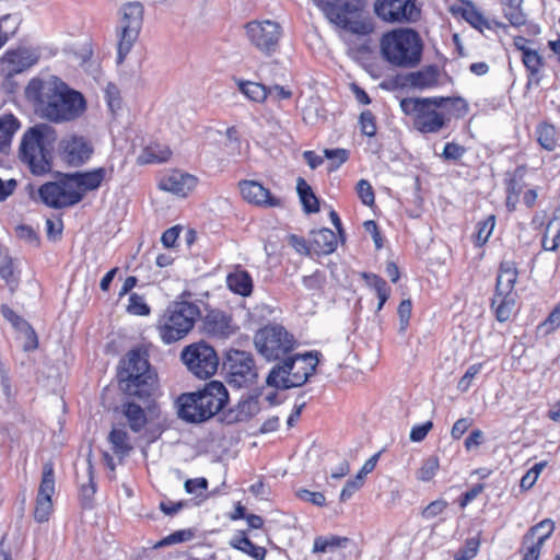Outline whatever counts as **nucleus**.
<instances>
[{"instance_id":"f257e3e1","label":"nucleus","mask_w":560,"mask_h":560,"mask_svg":"<svg viewBox=\"0 0 560 560\" xmlns=\"http://www.w3.org/2000/svg\"><path fill=\"white\" fill-rule=\"evenodd\" d=\"M24 94L35 112L50 122L74 120L86 108L83 94L70 88L57 75L31 79Z\"/></svg>"},{"instance_id":"f03ea898","label":"nucleus","mask_w":560,"mask_h":560,"mask_svg":"<svg viewBox=\"0 0 560 560\" xmlns=\"http://www.w3.org/2000/svg\"><path fill=\"white\" fill-rule=\"evenodd\" d=\"M57 139L56 129L45 122L36 124L23 133L19 160L32 175L44 176L51 172Z\"/></svg>"},{"instance_id":"7ed1b4c3","label":"nucleus","mask_w":560,"mask_h":560,"mask_svg":"<svg viewBox=\"0 0 560 560\" xmlns=\"http://www.w3.org/2000/svg\"><path fill=\"white\" fill-rule=\"evenodd\" d=\"M119 388L128 396L149 398L155 387L156 374L149 362L147 350L135 348L119 361Z\"/></svg>"},{"instance_id":"20e7f679","label":"nucleus","mask_w":560,"mask_h":560,"mask_svg":"<svg viewBox=\"0 0 560 560\" xmlns=\"http://www.w3.org/2000/svg\"><path fill=\"white\" fill-rule=\"evenodd\" d=\"M329 23L359 36L374 31L371 18L366 16L368 0H312Z\"/></svg>"},{"instance_id":"39448f33","label":"nucleus","mask_w":560,"mask_h":560,"mask_svg":"<svg viewBox=\"0 0 560 560\" xmlns=\"http://www.w3.org/2000/svg\"><path fill=\"white\" fill-rule=\"evenodd\" d=\"M383 59L393 67L416 68L422 58L423 42L412 28H397L383 34L380 42Z\"/></svg>"},{"instance_id":"423d86ee","label":"nucleus","mask_w":560,"mask_h":560,"mask_svg":"<svg viewBox=\"0 0 560 560\" xmlns=\"http://www.w3.org/2000/svg\"><path fill=\"white\" fill-rule=\"evenodd\" d=\"M319 352L287 354L269 371L266 383L276 389H290L304 385L315 373L319 362Z\"/></svg>"},{"instance_id":"0eeeda50","label":"nucleus","mask_w":560,"mask_h":560,"mask_svg":"<svg viewBox=\"0 0 560 560\" xmlns=\"http://www.w3.org/2000/svg\"><path fill=\"white\" fill-rule=\"evenodd\" d=\"M201 316L196 302H171L156 322V330L163 343L172 345L185 338Z\"/></svg>"},{"instance_id":"6e6552de","label":"nucleus","mask_w":560,"mask_h":560,"mask_svg":"<svg viewBox=\"0 0 560 560\" xmlns=\"http://www.w3.org/2000/svg\"><path fill=\"white\" fill-rule=\"evenodd\" d=\"M442 98L405 97L400 101V109L412 118L415 129L421 133H438L444 129L450 118L441 109Z\"/></svg>"},{"instance_id":"1a4fd4ad","label":"nucleus","mask_w":560,"mask_h":560,"mask_svg":"<svg viewBox=\"0 0 560 560\" xmlns=\"http://www.w3.org/2000/svg\"><path fill=\"white\" fill-rule=\"evenodd\" d=\"M518 271L515 262L504 260L499 266V272L495 283V292L491 302L494 315L498 322L509 320L514 306L515 294L513 293L517 281Z\"/></svg>"},{"instance_id":"9d476101","label":"nucleus","mask_w":560,"mask_h":560,"mask_svg":"<svg viewBox=\"0 0 560 560\" xmlns=\"http://www.w3.org/2000/svg\"><path fill=\"white\" fill-rule=\"evenodd\" d=\"M254 343L259 354L268 361H279L293 351V335L278 324H269L257 330Z\"/></svg>"},{"instance_id":"9b49d317","label":"nucleus","mask_w":560,"mask_h":560,"mask_svg":"<svg viewBox=\"0 0 560 560\" xmlns=\"http://www.w3.org/2000/svg\"><path fill=\"white\" fill-rule=\"evenodd\" d=\"M122 16L117 27V63L120 65L131 51L139 37L143 22V5L138 2H129L121 9Z\"/></svg>"},{"instance_id":"f8f14e48","label":"nucleus","mask_w":560,"mask_h":560,"mask_svg":"<svg viewBox=\"0 0 560 560\" xmlns=\"http://www.w3.org/2000/svg\"><path fill=\"white\" fill-rule=\"evenodd\" d=\"M180 358L189 372L198 378L211 377L219 366V357L214 348L203 341L185 347Z\"/></svg>"},{"instance_id":"ddd939ff","label":"nucleus","mask_w":560,"mask_h":560,"mask_svg":"<svg viewBox=\"0 0 560 560\" xmlns=\"http://www.w3.org/2000/svg\"><path fill=\"white\" fill-rule=\"evenodd\" d=\"M39 200L52 209L72 207L83 199V194L70 183L67 174L56 182H47L38 188Z\"/></svg>"},{"instance_id":"4468645a","label":"nucleus","mask_w":560,"mask_h":560,"mask_svg":"<svg viewBox=\"0 0 560 560\" xmlns=\"http://www.w3.org/2000/svg\"><path fill=\"white\" fill-rule=\"evenodd\" d=\"M223 365L228 382L234 387H247L257 378L255 361L249 352L231 349L225 354Z\"/></svg>"},{"instance_id":"2eb2a0df","label":"nucleus","mask_w":560,"mask_h":560,"mask_svg":"<svg viewBox=\"0 0 560 560\" xmlns=\"http://www.w3.org/2000/svg\"><path fill=\"white\" fill-rule=\"evenodd\" d=\"M245 33L247 39L255 48L270 56L279 47L282 27L278 22L270 20L250 21L245 24Z\"/></svg>"},{"instance_id":"dca6fc26","label":"nucleus","mask_w":560,"mask_h":560,"mask_svg":"<svg viewBox=\"0 0 560 560\" xmlns=\"http://www.w3.org/2000/svg\"><path fill=\"white\" fill-rule=\"evenodd\" d=\"M374 13L389 23L415 22L420 16L413 0H376Z\"/></svg>"},{"instance_id":"f3484780","label":"nucleus","mask_w":560,"mask_h":560,"mask_svg":"<svg viewBox=\"0 0 560 560\" xmlns=\"http://www.w3.org/2000/svg\"><path fill=\"white\" fill-rule=\"evenodd\" d=\"M92 153V144L82 136H69L59 142V155L69 166L83 165L90 160Z\"/></svg>"},{"instance_id":"a211bd4d","label":"nucleus","mask_w":560,"mask_h":560,"mask_svg":"<svg viewBox=\"0 0 560 560\" xmlns=\"http://www.w3.org/2000/svg\"><path fill=\"white\" fill-rule=\"evenodd\" d=\"M197 394H199V402L202 401L208 420L218 415L229 401L228 389L219 381L207 383L201 389L197 390Z\"/></svg>"},{"instance_id":"6ab92c4d","label":"nucleus","mask_w":560,"mask_h":560,"mask_svg":"<svg viewBox=\"0 0 560 560\" xmlns=\"http://www.w3.org/2000/svg\"><path fill=\"white\" fill-rule=\"evenodd\" d=\"M39 57V52L34 48L19 47L8 50L1 59V65L7 75L13 77L35 66Z\"/></svg>"},{"instance_id":"aec40b11","label":"nucleus","mask_w":560,"mask_h":560,"mask_svg":"<svg viewBox=\"0 0 560 560\" xmlns=\"http://www.w3.org/2000/svg\"><path fill=\"white\" fill-rule=\"evenodd\" d=\"M237 326L226 312L210 310L202 318V331L213 338L226 339L234 335Z\"/></svg>"},{"instance_id":"412c9836","label":"nucleus","mask_w":560,"mask_h":560,"mask_svg":"<svg viewBox=\"0 0 560 560\" xmlns=\"http://www.w3.org/2000/svg\"><path fill=\"white\" fill-rule=\"evenodd\" d=\"M238 186L243 198L250 203L266 208L282 206L280 198L273 196L269 189L256 180H242Z\"/></svg>"},{"instance_id":"4be33fe9","label":"nucleus","mask_w":560,"mask_h":560,"mask_svg":"<svg viewBox=\"0 0 560 560\" xmlns=\"http://www.w3.org/2000/svg\"><path fill=\"white\" fill-rule=\"evenodd\" d=\"M197 392L184 393L177 400L178 418L187 423H202L208 420L202 401L199 402Z\"/></svg>"},{"instance_id":"5701e85b","label":"nucleus","mask_w":560,"mask_h":560,"mask_svg":"<svg viewBox=\"0 0 560 560\" xmlns=\"http://www.w3.org/2000/svg\"><path fill=\"white\" fill-rule=\"evenodd\" d=\"M197 177L177 170L164 174L159 180V188L176 196L186 197L197 185Z\"/></svg>"},{"instance_id":"b1692460","label":"nucleus","mask_w":560,"mask_h":560,"mask_svg":"<svg viewBox=\"0 0 560 560\" xmlns=\"http://www.w3.org/2000/svg\"><path fill=\"white\" fill-rule=\"evenodd\" d=\"M114 168L97 167L86 172L67 173L70 183L79 189L83 197L88 191L96 190L101 187L106 177H112Z\"/></svg>"},{"instance_id":"393cba45","label":"nucleus","mask_w":560,"mask_h":560,"mask_svg":"<svg viewBox=\"0 0 560 560\" xmlns=\"http://www.w3.org/2000/svg\"><path fill=\"white\" fill-rule=\"evenodd\" d=\"M260 411V402L257 396H242L237 405L230 409L225 416L228 423L247 421Z\"/></svg>"},{"instance_id":"a878e982","label":"nucleus","mask_w":560,"mask_h":560,"mask_svg":"<svg viewBox=\"0 0 560 560\" xmlns=\"http://www.w3.org/2000/svg\"><path fill=\"white\" fill-rule=\"evenodd\" d=\"M440 70L435 65L427 66L406 75V82L413 89L427 90L439 84Z\"/></svg>"},{"instance_id":"bb28decb","label":"nucleus","mask_w":560,"mask_h":560,"mask_svg":"<svg viewBox=\"0 0 560 560\" xmlns=\"http://www.w3.org/2000/svg\"><path fill=\"white\" fill-rule=\"evenodd\" d=\"M119 410L133 433H140L145 428L148 418L141 406L132 401H126L120 405Z\"/></svg>"},{"instance_id":"cd10ccee","label":"nucleus","mask_w":560,"mask_h":560,"mask_svg":"<svg viewBox=\"0 0 560 560\" xmlns=\"http://www.w3.org/2000/svg\"><path fill=\"white\" fill-rule=\"evenodd\" d=\"M462 18L472 27L479 31H482L485 28L492 30L493 27H506L504 23L499 22L497 20H487L471 2H466L465 5L462 8Z\"/></svg>"},{"instance_id":"c85d7f7f","label":"nucleus","mask_w":560,"mask_h":560,"mask_svg":"<svg viewBox=\"0 0 560 560\" xmlns=\"http://www.w3.org/2000/svg\"><path fill=\"white\" fill-rule=\"evenodd\" d=\"M311 244L317 254L328 255L336 250L338 241L335 232L328 228L312 231Z\"/></svg>"},{"instance_id":"c756f323","label":"nucleus","mask_w":560,"mask_h":560,"mask_svg":"<svg viewBox=\"0 0 560 560\" xmlns=\"http://www.w3.org/2000/svg\"><path fill=\"white\" fill-rule=\"evenodd\" d=\"M172 151L166 144L150 143L139 154L137 162L140 165L145 164H160L170 160Z\"/></svg>"},{"instance_id":"7c9ffc66","label":"nucleus","mask_w":560,"mask_h":560,"mask_svg":"<svg viewBox=\"0 0 560 560\" xmlns=\"http://www.w3.org/2000/svg\"><path fill=\"white\" fill-rule=\"evenodd\" d=\"M560 245V208L552 212L551 219L548 221L545 233L541 238L544 250L556 252Z\"/></svg>"},{"instance_id":"2f4dec72","label":"nucleus","mask_w":560,"mask_h":560,"mask_svg":"<svg viewBox=\"0 0 560 560\" xmlns=\"http://www.w3.org/2000/svg\"><path fill=\"white\" fill-rule=\"evenodd\" d=\"M226 285L232 292L241 296H249L254 287L249 272L242 269H237L228 275Z\"/></svg>"},{"instance_id":"473e14b6","label":"nucleus","mask_w":560,"mask_h":560,"mask_svg":"<svg viewBox=\"0 0 560 560\" xmlns=\"http://www.w3.org/2000/svg\"><path fill=\"white\" fill-rule=\"evenodd\" d=\"M20 120L12 114L0 116V153H7L15 132L20 129Z\"/></svg>"},{"instance_id":"72a5a7b5","label":"nucleus","mask_w":560,"mask_h":560,"mask_svg":"<svg viewBox=\"0 0 560 560\" xmlns=\"http://www.w3.org/2000/svg\"><path fill=\"white\" fill-rule=\"evenodd\" d=\"M108 442L112 445V451L120 460L132 451L129 435L124 428H113L108 434Z\"/></svg>"},{"instance_id":"f704fd0d","label":"nucleus","mask_w":560,"mask_h":560,"mask_svg":"<svg viewBox=\"0 0 560 560\" xmlns=\"http://www.w3.org/2000/svg\"><path fill=\"white\" fill-rule=\"evenodd\" d=\"M231 547L237 549L255 560H264L266 557V549L264 547L255 545L244 532H240V534L235 535L231 541Z\"/></svg>"},{"instance_id":"c9c22d12","label":"nucleus","mask_w":560,"mask_h":560,"mask_svg":"<svg viewBox=\"0 0 560 560\" xmlns=\"http://www.w3.org/2000/svg\"><path fill=\"white\" fill-rule=\"evenodd\" d=\"M362 279L365 281L368 287L372 288L375 291L378 299L376 312H380L384 307L387 300L389 299L390 288L387 285L386 281L382 277L375 273L363 272Z\"/></svg>"},{"instance_id":"e433bc0d","label":"nucleus","mask_w":560,"mask_h":560,"mask_svg":"<svg viewBox=\"0 0 560 560\" xmlns=\"http://www.w3.org/2000/svg\"><path fill=\"white\" fill-rule=\"evenodd\" d=\"M296 191L304 212L310 214L319 211V201L317 197L315 196L312 187L302 177L298 178Z\"/></svg>"},{"instance_id":"4c0bfd02","label":"nucleus","mask_w":560,"mask_h":560,"mask_svg":"<svg viewBox=\"0 0 560 560\" xmlns=\"http://www.w3.org/2000/svg\"><path fill=\"white\" fill-rule=\"evenodd\" d=\"M349 542V538L340 537L336 535L317 536L314 539L313 552L314 553H326L334 552L339 548H345Z\"/></svg>"},{"instance_id":"58836bf2","label":"nucleus","mask_w":560,"mask_h":560,"mask_svg":"<svg viewBox=\"0 0 560 560\" xmlns=\"http://www.w3.org/2000/svg\"><path fill=\"white\" fill-rule=\"evenodd\" d=\"M501 7L504 18L514 27H520L526 23V14L522 10V0H501Z\"/></svg>"},{"instance_id":"ea45409f","label":"nucleus","mask_w":560,"mask_h":560,"mask_svg":"<svg viewBox=\"0 0 560 560\" xmlns=\"http://www.w3.org/2000/svg\"><path fill=\"white\" fill-rule=\"evenodd\" d=\"M537 141L541 148L551 152L558 145L557 129L552 124L541 122L536 128Z\"/></svg>"},{"instance_id":"a19ab883","label":"nucleus","mask_w":560,"mask_h":560,"mask_svg":"<svg viewBox=\"0 0 560 560\" xmlns=\"http://www.w3.org/2000/svg\"><path fill=\"white\" fill-rule=\"evenodd\" d=\"M555 530V522L551 518H545L536 525L529 527L524 535V544H528L530 540L544 538V544L552 535Z\"/></svg>"},{"instance_id":"79ce46f5","label":"nucleus","mask_w":560,"mask_h":560,"mask_svg":"<svg viewBox=\"0 0 560 560\" xmlns=\"http://www.w3.org/2000/svg\"><path fill=\"white\" fill-rule=\"evenodd\" d=\"M238 90L250 101L261 103L268 97L265 84L252 81H237Z\"/></svg>"},{"instance_id":"37998d69","label":"nucleus","mask_w":560,"mask_h":560,"mask_svg":"<svg viewBox=\"0 0 560 560\" xmlns=\"http://www.w3.org/2000/svg\"><path fill=\"white\" fill-rule=\"evenodd\" d=\"M442 98L441 107L446 109L455 118H464L469 112V105L467 101L460 96H436Z\"/></svg>"},{"instance_id":"c03bdc74","label":"nucleus","mask_w":560,"mask_h":560,"mask_svg":"<svg viewBox=\"0 0 560 560\" xmlns=\"http://www.w3.org/2000/svg\"><path fill=\"white\" fill-rule=\"evenodd\" d=\"M495 226V215L490 214L485 220L477 222L474 243L477 247H482L491 236Z\"/></svg>"},{"instance_id":"a18cd8bd","label":"nucleus","mask_w":560,"mask_h":560,"mask_svg":"<svg viewBox=\"0 0 560 560\" xmlns=\"http://www.w3.org/2000/svg\"><path fill=\"white\" fill-rule=\"evenodd\" d=\"M55 493V474L51 464H45L43 467L42 480L38 487L37 498L50 499Z\"/></svg>"},{"instance_id":"49530a36","label":"nucleus","mask_w":560,"mask_h":560,"mask_svg":"<svg viewBox=\"0 0 560 560\" xmlns=\"http://www.w3.org/2000/svg\"><path fill=\"white\" fill-rule=\"evenodd\" d=\"M439 468V457L435 455H431L423 460L421 467L418 469L417 478L424 482L431 481L436 475Z\"/></svg>"},{"instance_id":"de8ad7c7","label":"nucleus","mask_w":560,"mask_h":560,"mask_svg":"<svg viewBox=\"0 0 560 560\" xmlns=\"http://www.w3.org/2000/svg\"><path fill=\"white\" fill-rule=\"evenodd\" d=\"M480 540L477 537L467 538L463 547H460L453 556L454 560H471L478 553Z\"/></svg>"},{"instance_id":"09e8293b","label":"nucleus","mask_w":560,"mask_h":560,"mask_svg":"<svg viewBox=\"0 0 560 560\" xmlns=\"http://www.w3.org/2000/svg\"><path fill=\"white\" fill-rule=\"evenodd\" d=\"M129 303L127 312L137 316H148L151 312L150 306L147 304L144 298L138 293H131L128 299Z\"/></svg>"},{"instance_id":"8fccbe9b","label":"nucleus","mask_w":560,"mask_h":560,"mask_svg":"<svg viewBox=\"0 0 560 560\" xmlns=\"http://www.w3.org/2000/svg\"><path fill=\"white\" fill-rule=\"evenodd\" d=\"M194 537H195V530L194 529H191V528L179 529V530H176V532L167 535L163 539H161L156 544V547H164V546H170V545H175V544H179V542L189 541Z\"/></svg>"},{"instance_id":"3c124183","label":"nucleus","mask_w":560,"mask_h":560,"mask_svg":"<svg viewBox=\"0 0 560 560\" xmlns=\"http://www.w3.org/2000/svg\"><path fill=\"white\" fill-rule=\"evenodd\" d=\"M544 546V538L530 540L528 544H524V537L522 538V547L520 552L523 553V560H538L541 548Z\"/></svg>"},{"instance_id":"603ef678","label":"nucleus","mask_w":560,"mask_h":560,"mask_svg":"<svg viewBox=\"0 0 560 560\" xmlns=\"http://www.w3.org/2000/svg\"><path fill=\"white\" fill-rule=\"evenodd\" d=\"M361 132L366 137H374L376 135V119L374 114L366 109L363 110L359 118Z\"/></svg>"},{"instance_id":"864d4df0","label":"nucleus","mask_w":560,"mask_h":560,"mask_svg":"<svg viewBox=\"0 0 560 560\" xmlns=\"http://www.w3.org/2000/svg\"><path fill=\"white\" fill-rule=\"evenodd\" d=\"M357 194L364 206L374 205L375 195L372 185L366 179H360L357 184Z\"/></svg>"},{"instance_id":"5fc2aeb1","label":"nucleus","mask_w":560,"mask_h":560,"mask_svg":"<svg viewBox=\"0 0 560 560\" xmlns=\"http://www.w3.org/2000/svg\"><path fill=\"white\" fill-rule=\"evenodd\" d=\"M52 509V501L50 499L36 498L34 510V518L38 523L47 522Z\"/></svg>"},{"instance_id":"6e6d98bb","label":"nucleus","mask_w":560,"mask_h":560,"mask_svg":"<svg viewBox=\"0 0 560 560\" xmlns=\"http://www.w3.org/2000/svg\"><path fill=\"white\" fill-rule=\"evenodd\" d=\"M0 277L5 281L8 285L11 287L12 290L15 285H18L19 279L15 276L13 261L11 258L8 257L2 261L0 266Z\"/></svg>"},{"instance_id":"4d7b16f0","label":"nucleus","mask_w":560,"mask_h":560,"mask_svg":"<svg viewBox=\"0 0 560 560\" xmlns=\"http://www.w3.org/2000/svg\"><path fill=\"white\" fill-rule=\"evenodd\" d=\"M466 153V148L456 142H447L441 156L446 161H458Z\"/></svg>"},{"instance_id":"13d9d810","label":"nucleus","mask_w":560,"mask_h":560,"mask_svg":"<svg viewBox=\"0 0 560 560\" xmlns=\"http://www.w3.org/2000/svg\"><path fill=\"white\" fill-rule=\"evenodd\" d=\"M522 62L527 71L542 69L544 67V58L539 55L537 50L525 51V55L522 56Z\"/></svg>"},{"instance_id":"bf43d9fd","label":"nucleus","mask_w":560,"mask_h":560,"mask_svg":"<svg viewBox=\"0 0 560 560\" xmlns=\"http://www.w3.org/2000/svg\"><path fill=\"white\" fill-rule=\"evenodd\" d=\"M296 495L300 500L310 502L316 506H324L326 504L325 495L322 492L300 489L298 490Z\"/></svg>"},{"instance_id":"052dcab7","label":"nucleus","mask_w":560,"mask_h":560,"mask_svg":"<svg viewBox=\"0 0 560 560\" xmlns=\"http://www.w3.org/2000/svg\"><path fill=\"white\" fill-rule=\"evenodd\" d=\"M483 363H475L471 364L465 372V374L460 377L458 382V389L462 392H466L471 384V381L475 376L481 371Z\"/></svg>"},{"instance_id":"680f3d73","label":"nucleus","mask_w":560,"mask_h":560,"mask_svg":"<svg viewBox=\"0 0 560 560\" xmlns=\"http://www.w3.org/2000/svg\"><path fill=\"white\" fill-rule=\"evenodd\" d=\"M325 280V275L317 270L310 276H304L302 283L310 291H318L324 287Z\"/></svg>"},{"instance_id":"e2e57ef3","label":"nucleus","mask_w":560,"mask_h":560,"mask_svg":"<svg viewBox=\"0 0 560 560\" xmlns=\"http://www.w3.org/2000/svg\"><path fill=\"white\" fill-rule=\"evenodd\" d=\"M411 310H412V303L410 300H402L400 302V304L398 305L397 312H398V316H399V324H400L401 331L406 330L409 325Z\"/></svg>"},{"instance_id":"0e129e2a","label":"nucleus","mask_w":560,"mask_h":560,"mask_svg":"<svg viewBox=\"0 0 560 560\" xmlns=\"http://www.w3.org/2000/svg\"><path fill=\"white\" fill-rule=\"evenodd\" d=\"M540 326L545 328L547 334L555 331L560 326V302L549 313Z\"/></svg>"},{"instance_id":"69168bd1","label":"nucleus","mask_w":560,"mask_h":560,"mask_svg":"<svg viewBox=\"0 0 560 560\" xmlns=\"http://www.w3.org/2000/svg\"><path fill=\"white\" fill-rule=\"evenodd\" d=\"M362 486L361 476L349 479L341 490L340 500L343 502L349 500Z\"/></svg>"},{"instance_id":"338daca9","label":"nucleus","mask_w":560,"mask_h":560,"mask_svg":"<svg viewBox=\"0 0 560 560\" xmlns=\"http://www.w3.org/2000/svg\"><path fill=\"white\" fill-rule=\"evenodd\" d=\"M432 428V421H425L421 424H416L411 428L409 438L412 442H421L425 439Z\"/></svg>"},{"instance_id":"774afa93","label":"nucleus","mask_w":560,"mask_h":560,"mask_svg":"<svg viewBox=\"0 0 560 560\" xmlns=\"http://www.w3.org/2000/svg\"><path fill=\"white\" fill-rule=\"evenodd\" d=\"M105 96L107 100L108 107L112 112L120 108V96L119 90L114 83H108L105 90Z\"/></svg>"}]
</instances>
